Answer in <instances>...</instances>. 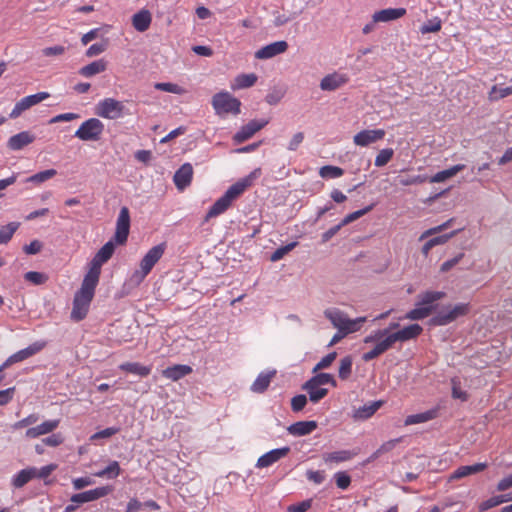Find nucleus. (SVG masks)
<instances>
[{"instance_id": "nucleus-37", "label": "nucleus", "mask_w": 512, "mask_h": 512, "mask_svg": "<svg viewBox=\"0 0 512 512\" xmlns=\"http://www.w3.org/2000/svg\"><path fill=\"white\" fill-rule=\"evenodd\" d=\"M460 230H455V231H452L451 233L449 234H445V235H440V236H436L434 238H431L430 240H428L422 247V253L427 256L430 252V250L437 246V245H442V244H445L449 239H451L452 237H454Z\"/></svg>"}, {"instance_id": "nucleus-12", "label": "nucleus", "mask_w": 512, "mask_h": 512, "mask_svg": "<svg viewBox=\"0 0 512 512\" xmlns=\"http://www.w3.org/2000/svg\"><path fill=\"white\" fill-rule=\"evenodd\" d=\"M130 231V212L129 209L124 206L120 209L117 220L116 229L114 233V241L116 244L123 245L128 239Z\"/></svg>"}, {"instance_id": "nucleus-44", "label": "nucleus", "mask_w": 512, "mask_h": 512, "mask_svg": "<svg viewBox=\"0 0 512 512\" xmlns=\"http://www.w3.org/2000/svg\"><path fill=\"white\" fill-rule=\"evenodd\" d=\"M298 245L297 241L288 243L285 246H281L277 248L270 256V260L272 262H277L281 260L286 254H288L290 251H292L296 246Z\"/></svg>"}, {"instance_id": "nucleus-9", "label": "nucleus", "mask_w": 512, "mask_h": 512, "mask_svg": "<svg viewBox=\"0 0 512 512\" xmlns=\"http://www.w3.org/2000/svg\"><path fill=\"white\" fill-rule=\"evenodd\" d=\"M212 106L218 115L239 114L241 102L230 93L222 91L213 96Z\"/></svg>"}, {"instance_id": "nucleus-14", "label": "nucleus", "mask_w": 512, "mask_h": 512, "mask_svg": "<svg viewBox=\"0 0 512 512\" xmlns=\"http://www.w3.org/2000/svg\"><path fill=\"white\" fill-rule=\"evenodd\" d=\"M111 486H102L78 494L72 495L70 501L75 504H83L103 498L112 492Z\"/></svg>"}, {"instance_id": "nucleus-30", "label": "nucleus", "mask_w": 512, "mask_h": 512, "mask_svg": "<svg viewBox=\"0 0 512 512\" xmlns=\"http://www.w3.org/2000/svg\"><path fill=\"white\" fill-rule=\"evenodd\" d=\"M106 68L107 62L104 59H98L81 67L79 69V74L83 77L90 78L104 72Z\"/></svg>"}, {"instance_id": "nucleus-52", "label": "nucleus", "mask_w": 512, "mask_h": 512, "mask_svg": "<svg viewBox=\"0 0 512 512\" xmlns=\"http://www.w3.org/2000/svg\"><path fill=\"white\" fill-rule=\"evenodd\" d=\"M372 209V205L370 206H367L363 209H360V210H357V211H354L348 215H346L342 221L340 222V224L342 226H345V225H348L350 224L351 222L359 219L360 217H362L363 215H365L366 213H368L370 210Z\"/></svg>"}, {"instance_id": "nucleus-36", "label": "nucleus", "mask_w": 512, "mask_h": 512, "mask_svg": "<svg viewBox=\"0 0 512 512\" xmlns=\"http://www.w3.org/2000/svg\"><path fill=\"white\" fill-rule=\"evenodd\" d=\"M464 168H465V165L457 164V165L450 167L449 169L439 171L431 177L430 182H432V183L444 182L447 179L455 176L458 172L462 171Z\"/></svg>"}, {"instance_id": "nucleus-57", "label": "nucleus", "mask_w": 512, "mask_h": 512, "mask_svg": "<svg viewBox=\"0 0 512 512\" xmlns=\"http://www.w3.org/2000/svg\"><path fill=\"white\" fill-rule=\"evenodd\" d=\"M25 280L35 285H41L46 282L47 276L41 272L29 271L24 275Z\"/></svg>"}, {"instance_id": "nucleus-28", "label": "nucleus", "mask_w": 512, "mask_h": 512, "mask_svg": "<svg viewBox=\"0 0 512 512\" xmlns=\"http://www.w3.org/2000/svg\"><path fill=\"white\" fill-rule=\"evenodd\" d=\"M317 428L316 421H299L291 424L287 430L293 436H305L312 433Z\"/></svg>"}, {"instance_id": "nucleus-3", "label": "nucleus", "mask_w": 512, "mask_h": 512, "mask_svg": "<svg viewBox=\"0 0 512 512\" xmlns=\"http://www.w3.org/2000/svg\"><path fill=\"white\" fill-rule=\"evenodd\" d=\"M98 282V280L84 276L81 288L74 296L71 319L80 321L86 317Z\"/></svg>"}, {"instance_id": "nucleus-48", "label": "nucleus", "mask_w": 512, "mask_h": 512, "mask_svg": "<svg viewBox=\"0 0 512 512\" xmlns=\"http://www.w3.org/2000/svg\"><path fill=\"white\" fill-rule=\"evenodd\" d=\"M511 94H512V86L500 87V86L495 85L491 88L489 97L492 101H497V100L502 99Z\"/></svg>"}, {"instance_id": "nucleus-20", "label": "nucleus", "mask_w": 512, "mask_h": 512, "mask_svg": "<svg viewBox=\"0 0 512 512\" xmlns=\"http://www.w3.org/2000/svg\"><path fill=\"white\" fill-rule=\"evenodd\" d=\"M60 424V420L52 419L46 420L41 424L31 427L26 430L25 436L29 439H34L42 435L49 434L53 432Z\"/></svg>"}, {"instance_id": "nucleus-15", "label": "nucleus", "mask_w": 512, "mask_h": 512, "mask_svg": "<svg viewBox=\"0 0 512 512\" xmlns=\"http://www.w3.org/2000/svg\"><path fill=\"white\" fill-rule=\"evenodd\" d=\"M349 81V77L345 73L341 72H333L324 76L319 84V87L322 91H335Z\"/></svg>"}, {"instance_id": "nucleus-43", "label": "nucleus", "mask_w": 512, "mask_h": 512, "mask_svg": "<svg viewBox=\"0 0 512 512\" xmlns=\"http://www.w3.org/2000/svg\"><path fill=\"white\" fill-rule=\"evenodd\" d=\"M19 227V223L11 222L0 228V244H7Z\"/></svg>"}, {"instance_id": "nucleus-58", "label": "nucleus", "mask_w": 512, "mask_h": 512, "mask_svg": "<svg viewBox=\"0 0 512 512\" xmlns=\"http://www.w3.org/2000/svg\"><path fill=\"white\" fill-rule=\"evenodd\" d=\"M39 419V416L35 413L28 415L27 417L15 422L12 425L14 430L22 429L24 427L35 424Z\"/></svg>"}, {"instance_id": "nucleus-39", "label": "nucleus", "mask_w": 512, "mask_h": 512, "mask_svg": "<svg viewBox=\"0 0 512 512\" xmlns=\"http://www.w3.org/2000/svg\"><path fill=\"white\" fill-rule=\"evenodd\" d=\"M303 389H305L308 392L309 399L313 403H317L322 398H324L328 393V390L326 388H321L320 386L314 384L310 386V380H308L304 384Z\"/></svg>"}, {"instance_id": "nucleus-27", "label": "nucleus", "mask_w": 512, "mask_h": 512, "mask_svg": "<svg viewBox=\"0 0 512 512\" xmlns=\"http://www.w3.org/2000/svg\"><path fill=\"white\" fill-rule=\"evenodd\" d=\"M406 13L404 8H387L373 14L374 22H389L401 18Z\"/></svg>"}, {"instance_id": "nucleus-41", "label": "nucleus", "mask_w": 512, "mask_h": 512, "mask_svg": "<svg viewBox=\"0 0 512 512\" xmlns=\"http://www.w3.org/2000/svg\"><path fill=\"white\" fill-rule=\"evenodd\" d=\"M443 291H426L419 295V304L425 306H432V304L445 297Z\"/></svg>"}, {"instance_id": "nucleus-13", "label": "nucleus", "mask_w": 512, "mask_h": 512, "mask_svg": "<svg viewBox=\"0 0 512 512\" xmlns=\"http://www.w3.org/2000/svg\"><path fill=\"white\" fill-rule=\"evenodd\" d=\"M50 97L48 92H39L33 95H28L18 101L10 112V118H18L24 111L31 108L32 106L46 100Z\"/></svg>"}, {"instance_id": "nucleus-4", "label": "nucleus", "mask_w": 512, "mask_h": 512, "mask_svg": "<svg viewBox=\"0 0 512 512\" xmlns=\"http://www.w3.org/2000/svg\"><path fill=\"white\" fill-rule=\"evenodd\" d=\"M324 315L331 322L334 328L341 330L346 336L360 331L363 324L367 321V317L365 316L351 319L345 312L337 308H329L325 310Z\"/></svg>"}, {"instance_id": "nucleus-10", "label": "nucleus", "mask_w": 512, "mask_h": 512, "mask_svg": "<svg viewBox=\"0 0 512 512\" xmlns=\"http://www.w3.org/2000/svg\"><path fill=\"white\" fill-rule=\"evenodd\" d=\"M114 250L115 244L113 241H108L105 243L91 260L90 268L86 276L99 281L101 267L112 257Z\"/></svg>"}, {"instance_id": "nucleus-11", "label": "nucleus", "mask_w": 512, "mask_h": 512, "mask_svg": "<svg viewBox=\"0 0 512 512\" xmlns=\"http://www.w3.org/2000/svg\"><path fill=\"white\" fill-rule=\"evenodd\" d=\"M45 346L44 342H35L28 347L17 351L16 353L9 356L1 365H0V375H4L3 371L10 367L11 365L24 361L34 354L41 351Z\"/></svg>"}, {"instance_id": "nucleus-62", "label": "nucleus", "mask_w": 512, "mask_h": 512, "mask_svg": "<svg viewBox=\"0 0 512 512\" xmlns=\"http://www.w3.org/2000/svg\"><path fill=\"white\" fill-rule=\"evenodd\" d=\"M463 257H464V253H459L455 257H453L449 260H446L445 262L442 263V265L440 267V271L448 272L453 267H455L458 263H460V261L463 259Z\"/></svg>"}, {"instance_id": "nucleus-17", "label": "nucleus", "mask_w": 512, "mask_h": 512, "mask_svg": "<svg viewBox=\"0 0 512 512\" xmlns=\"http://www.w3.org/2000/svg\"><path fill=\"white\" fill-rule=\"evenodd\" d=\"M290 452V447L285 446L277 449L270 450L260 456L256 462L257 468H267L278 462L280 459L286 457Z\"/></svg>"}, {"instance_id": "nucleus-55", "label": "nucleus", "mask_w": 512, "mask_h": 512, "mask_svg": "<svg viewBox=\"0 0 512 512\" xmlns=\"http://www.w3.org/2000/svg\"><path fill=\"white\" fill-rule=\"evenodd\" d=\"M451 384H452V397L454 399H459L461 401L467 400V393L464 390H462L459 379L453 378L451 380Z\"/></svg>"}, {"instance_id": "nucleus-60", "label": "nucleus", "mask_w": 512, "mask_h": 512, "mask_svg": "<svg viewBox=\"0 0 512 512\" xmlns=\"http://www.w3.org/2000/svg\"><path fill=\"white\" fill-rule=\"evenodd\" d=\"M336 356H337L336 352H331V353L327 354L317 363V365L314 367L313 371L316 372L318 370L328 368L334 362V360L336 359Z\"/></svg>"}, {"instance_id": "nucleus-40", "label": "nucleus", "mask_w": 512, "mask_h": 512, "mask_svg": "<svg viewBox=\"0 0 512 512\" xmlns=\"http://www.w3.org/2000/svg\"><path fill=\"white\" fill-rule=\"evenodd\" d=\"M121 473L120 465L117 461H111L107 467L97 471L94 475L99 478L115 479Z\"/></svg>"}, {"instance_id": "nucleus-8", "label": "nucleus", "mask_w": 512, "mask_h": 512, "mask_svg": "<svg viewBox=\"0 0 512 512\" xmlns=\"http://www.w3.org/2000/svg\"><path fill=\"white\" fill-rule=\"evenodd\" d=\"M105 126L98 118L85 120L75 131L74 136L81 141H99L104 133Z\"/></svg>"}, {"instance_id": "nucleus-45", "label": "nucleus", "mask_w": 512, "mask_h": 512, "mask_svg": "<svg viewBox=\"0 0 512 512\" xmlns=\"http://www.w3.org/2000/svg\"><path fill=\"white\" fill-rule=\"evenodd\" d=\"M56 174H57V171L55 169H48V170L41 171V172H38V173L30 176L27 179V182L40 184V183H43V182L53 178Z\"/></svg>"}, {"instance_id": "nucleus-34", "label": "nucleus", "mask_w": 512, "mask_h": 512, "mask_svg": "<svg viewBox=\"0 0 512 512\" xmlns=\"http://www.w3.org/2000/svg\"><path fill=\"white\" fill-rule=\"evenodd\" d=\"M357 453L350 450H339L324 454L326 463H340L351 460Z\"/></svg>"}, {"instance_id": "nucleus-2", "label": "nucleus", "mask_w": 512, "mask_h": 512, "mask_svg": "<svg viewBox=\"0 0 512 512\" xmlns=\"http://www.w3.org/2000/svg\"><path fill=\"white\" fill-rule=\"evenodd\" d=\"M261 176V169L255 168L247 176L232 184L226 192L211 206L206 215V220L224 213L241 194L245 192Z\"/></svg>"}, {"instance_id": "nucleus-31", "label": "nucleus", "mask_w": 512, "mask_h": 512, "mask_svg": "<svg viewBox=\"0 0 512 512\" xmlns=\"http://www.w3.org/2000/svg\"><path fill=\"white\" fill-rule=\"evenodd\" d=\"M382 401H373L356 409L353 413V417L356 420H366L370 418L381 406Z\"/></svg>"}, {"instance_id": "nucleus-1", "label": "nucleus", "mask_w": 512, "mask_h": 512, "mask_svg": "<svg viewBox=\"0 0 512 512\" xmlns=\"http://www.w3.org/2000/svg\"><path fill=\"white\" fill-rule=\"evenodd\" d=\"M423 331L419 324H410L400 327L398 322H391L386 328L376 329L364 337V344H373L371 350L362 355V359L369 362L395 347L397 343H404L417 338Z\"/></svg>"}, {"instance_id": "nucleus-38", "label": "nucleus", "mask_w": 512, "mask_h": 512, "mask_svg": "<svg viewBox=\"0 0 512 512\" xmlns=\"http://www.w3.org/2000/svg\"><path fill=\"white\" fill-rule=\"evenodd\" d=\"M433 310V306H425L417 303L416 307L409 312L406 313L404 319L408 320H421L426 318L431 314Z\"/></svg>"}, {"instance_id": "nucleus-64", "label": "nucleus", "mask_w": 512, "mask_h": 512, "mask_svg": "<svg viewBox=\"0 0 512 512\" xmlns=\"http://www.w3.org/2000/svg\"><path fill=\"white\" fill-rule=\"evenodd\" d=\"M307 403V398L305 395H297L294 396L291 400L292 410L295 412L301 411Z\"/></svg>"}, {"instance_id": "nucleus-42", "label": "nucleus", "mask_w": 512, "mask_h": 512, "mask_svg": "<svg viewBox=\"0 0 512 512\" xmlns=\"http://www.w3.org/2000/svg\"><path fill=\"white\" fill-rule=\"evenodd\" d=\"M156 90L182 95L186 93V90L178 84L171 82H158L154 84Z\"/></svg>"}, {"instance_id": "nucleus-26", "label": "nucleus", "mask_w": 512, "mask_h": 512, "mask_svg": "<svg viewBox=\"0 0 512 512\" xmlns=\"http://www.w3.org/2000/svg\"><path fill=\"white\" fill-rule=\"evenodd\" d=\"M152 22L150 11L142 9L132 16V25L138 32H145L149 29Z\"/></svg>"}, {"instance_id": "nucleus-21", "label": "nucleus", "mask_w": 512, "mask_h": 512, "mask_svg": "<svg viewBox=\"0 0 512 512\" xmlns=\"http://www.w3.org/2000/svg\"><path fill=\"white\" fill-rule=\"evenodd\" d=\"M193 176V167L190 163H184L174 174L173 180L179 190H184L190 185Z\"/></svg>"}, {"instance_id": "nucleus-53", "label": "nucleus", "mask_w": 512, "mask_h": 512, "mask_svg": "<svg viewBox=\"0 0 512 512\" xmlns=\"http://www.w3.org/2000/svg\"><path fill=\"white\" fill-rule=\"evenodd\" d=\"M502 503H505V499L503 497H501L500 495H496V496H493V497L483 501L479 505V510L481 512H484V511L491 509L493 507H496Z\"/></svg>"}, {"instance_id": "nucleus-25", "label": "nucleus", "mask_w": 512, "mask_h": 512, "mask_svg": "<svg viewBox=\"0 0 512 512\" xmlns=\"http://www.w3.org/2000/svg\"><path fill=\"white\" fill-rule=\"evenodd\" d=\"M487 468V463H476L474 465L460 466L448 478V481H454L466 476L476 474Z\"/></svg>"}, {"instance_id": "nucleus-46", "label": "nucleus", "mask_w": 512, "mask_h": 512, "mask_svg": "<svg viewBox=\"0 0 512 512\" xmlns=\"http://www.w3.org/2000/svg\"><path fill=\"white\" fill-rule=\"evenodd\" d=\"M310 380V386L311 385H326L331 384L332 386H336V381L333 377V375L329 373H319L316 376L312 377Z\"/></svg>"}, {"instance_id": "nucleus-54", "label": "nucleus", "mask_w": 512, "mask_h": 512, "mask_svg": "<svg viewBox=\"0 0 512 512\" xmlns=\"http://www.w3.org/2000/svg\"><path fill=\"white\" fill-rule=\"evenodd\" d=\"M334 479L338 488L346 490L351 484V477L344 471L334 474Z\"/></svg>"}, {"instance_id": "nucleus-33", "label": "nucleus", "mask_w": 512, "mask_h": 512, "mask_svg": "<svg viewBox=\"0 0 512 512\" xmlns=\"http://www.w3.org/2000/svg\"><path fill=\"white\" fill-rule=\"evenodd\" d=\"M119 369L140 376L146 377L151 373L150 366H144L138 362H125L119 365Z\"/></svg>"}, {"instance_id": "nucleus-5", "label": "nucleus", "mask_w": 512, "mask_h": 512, "mask_svg": "<svg viewBox=\"0 0 512 512\" xmlns=\"http://www.w3.org/2000/svg\"><path fill=\"white\" fill-rule=\"evenodd\" d=\"M165 250L166 243H160L149 249L143 256L139 269L132 273L130 281L135 285H139L151 272L155 264L162 258Z\"/></svg>"}, {"instance_id": "nucleus-35", "label": "nucleus", "mask_w": 512, "mask_h": 512, "mask_svg": "<svg viewBox=\"0 0 512 512\" xmlns=\"http://www.w3.org/2000/svg\"><path fill=\"white\" fill-rule=\"evenodd\" d=\"M37 468H28L19 471L12 479V484L16 488H21L31 479L36 477Z\"/></svg>"}, {"instance_id": "nucleus-56", "label": "nucleus", "mask_w": 512, "mask_h": 512, "mask_svg": "<svg viewBox=\"0 0 512 512\" xmlns=\"http://www.w3.org/2000/svg\"><path fill=\"white\" fill-rule=\"evenodd\" d=\"M284 95H285V91L284 90L275 88V89L271 90L266 95L265 101L269 105H276V104H278L282 100Z\"/></svg>"}, {"instance_id": "nucleus-50", "label": "nucleus", "mask_w": 512, "mask_h": 512, "mask_svg": "<svg viewBox=\"0 0 512 512\" xmlns=\"http://www.w3.org/2000/svg\"><path fill=\"white\" fill-rule=\"evenodd\" d=\"M394 151L392 148H385L380 150V152L377 154L375 158V166L376 167H383L385 166L393 157Z\"/></svg>"}, {"instance_id": "nucleus-7", "label": "nucleus", "mask_w": 512, "mask_h": 512, "mask_svg": "<svg viewBox=\"0 0 512 512\" xmlns=\"http://www.w3.org/2000/svg\"><path fill=\"white\" fill-rule=\"evenodd\" d=\"M95 114L101 118L116 120L129 114L123 102L104 98L95 105Z\"/></svg>"}, {"instance_id": "nucleus-23", "label": "nucleus", "mask_w": 512, "mask_h": 512, "mask_svg": "<svg viewBox=\"0 0 512 512\" xmlns=\"http://www.w3.org/2000/svg\"><path fill=\"white\" fill-rule=\"evenodd\" d=\"M192 372V367L185 364H176L170 367H167L162 371L163 377L171 380L178 381L185 376L189 375Z\"/></svg>"}, {"instance_id": "nucleus-63", "label": "nucleus", "mask_w": 512, "mask_h": 512, "mask_svg": "<svg viewBox=\"0 0 512 512\" xmlns=\"http://www.w3.org/2000/svg\"><path fill=\"white\" fill-rule=\"evenodd\" d=\"M304 140V133L303 132H297L295 133L292 138L290 139L287 149L289 151H296L298 147L302 144Z\"/></svg>"}, {"instance_id": "nucleus-18", "label": "nucleus", "mask_w": 512, "mask_h": 512, "mask_svg": "<svg viewBox=\"0 0 512 512\" xmlns=\"http://www.w3.org/2000/svg\"><path fill=\"white\" fill-rule=\"evenodd\" d=\"M385 131L383 129L362 130L353 137V142L357 146L366 147L378 140L383 139Z\"/></svg>"}, {"instance_id": "nucleus-59", "label": "nucleus", "mask_w": 512, "mask_h": 512, "mask_svg": "<svg viewBox=\"0 0 512 512\" xmlns=\"http://www.w3.org/2000/svg\"><path fill=\"white\" fill-rule=\"evenodd\" d=\"M452 222H453V219H449V220H447L446 222H444L441 225H438L436 227H433V228H430V229L426 230L420 236V240H423V239H425V238H427V237H429L431 235H434V234L442 232L443 230L449 228L451 226Z\"/></svg>"}, {"instance_id": "nucleus-32", "label": "nucleus", "mask_w": 512, "mask_h": 512, "mask_svg": "<svg viewBox=\"0 0 512 512\" xmlns=\"http://www.w3.org/2000/svg\"><path fill=\"white\" fill-rule=\"evenodd\" d=\"M257 79L258 77L254 73L239 74L231 83V89L235 91L252 87L257 82Z\"/></svg>"}, {"instance_id": "nucleus-22", "label": "nucleus", "mask_w": 512, "mask_h": 512, "mask_svg": "<svg viewBox=\"0 0 512 512\" xmlns=\"http://www.w3.org/2000/svg\"><path fill=\"white\" fill-rule=\"evenodd\" d=\"M34 140L35 136L33 134L28 131H23L10 137L7 146L13 151H18L31 144Z\"/></svg>"}, {"instance_id": "nucleus-47", "label": "nucleus", "mask_w": 512, "mask_h": 512, "mask_svg": "<svg viewBox=\"0 0 512 512\" xmlns=\"http://www.w3.org/2000/svg\"><path fill=\"white\" fill-rule=\"evenodd\" d=\"M342 168L332 165H326L320 168L319 174L323 178H338L343 175Z\"/></svg>"}, {"instance_id": "nucleus-16", "label": "nucleus", "mask_w": 512, "mask_h": 512, "mask_svg": "<svg viewBox=\"0 0 512 512\" xmlns=\"http://www.w3.org/2000/svg\"><path fill=\"white\" fill-rule=\"evenodd\" d=\"M268 124V120H251L233 136L235 143H242Z\"/></svg>"}, {"instance_id": "nucleus-49", "label": "nucleus", "mask_w": 512, "mask_h": 512, "mask_svg": "<svg viewBox=\"0 0 512 512\" xmlns=\"http://www.w3.org/2000/svg\"><path fill=\"white\" fill-rule=\"evenodd\" d=\"M442 22L438 17H435L433 19L428 20L426 23H424L421 28L420 32L422 34H428V33H435L441 30Z\"/></svg>"}, {"instance_id": "nucleus-6", "label": "nucleus", "mask_w": 512, "mask_h": 512, "mask_svg": "<svg viewBox=\"0 0 512 512\" xmlns=\"http://www.w3.org/2000/svg\"><path fill=\"white\" fill-rule=\"evenodd\" d=\"M470 311L469 303H457L442 307L431 319V323L437 326H445L460 317L467 315Z\"/></svg>"}, {"instance_id": "nucleus-51", "label": "nucleus", "mask_w": 512, "mask_h": 512, "mask_svg": "<svg viewBox=\"0 0 512 512\" xmlns=\"http://www.w3.org/2000/svg\"><path fill=\"white\" fill-rule=\"evenodd\" d=\"M352 371V359L350 356H346L341 359L339 366V377L343 380L347 379Z\"/></svg>"}, {"instance_id": "nucleus-19", "label": "nucleus", "mask_w": 512, "mask_h": 512, "mask_svg": "<svg viewBox=\"0 0 512 512\" xmlns=\"http://www.w3.org/2000/svg\"><path fill=\"white\" fill-rule=\"evenodd\" d=\"M288 49V43L284 40L270 43L256 51L257 59H270L284 53Z\"/></svg>"}, {"instance_id": "nucleus-61", "label": "nucleus", "mask_w": 512, "mask_h": 512, "mask_svg": "<svg viewBox=\"0 0 512 512\" xmlns=\"http://www.w3.org/2000/svg\"><path fill=\"white\" fill-rule=\"evenodd\" d=\"M118 432H119L118 427H108L104 430L98 431V432L94 433L93 435H91L90 440L95 441V440H98L101 438H110L111 436L115 435Z\"/></svg>"}, {"instance_id": "nucleus-24", "label": "nucleus", "mask_w": 512, "mask_h": 512, "mask_svg": "<svg viewBox=\"0 0 512 512\" xmlns=\"http://www.w3.org/2000/svg\"><path fill=\"white\" fill-rule=\"evenodd\" d=\"M276 375V370H268L261 372L255 381L252 383L250 389L254 393H263L269 387L271 380Z\"/></svg>"}, {"instance_id": "nucleus-29", "label": "nucleus", "mask_w": 512, "mask_h": 512, "mask_svg": "<svg viewBox=\"0 0 512 512\" xmlns=\"http://www.w3.org/2000/svg\"><path fill=\"white\" fill-rule=\"evenodd\" d=\"M438 412L439 409L435 407L425 412L409 415L406 417L404 424L409 426L431 421L438 416Z\"/></svg>"}]
</instances>
